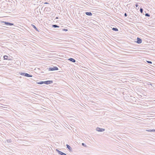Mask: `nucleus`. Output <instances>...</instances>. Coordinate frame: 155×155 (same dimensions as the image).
<instances>
[{
  "label": "nucleus",
  "mask_w": 155,
  "mask_h": 155,
  "mask_svg": "<svg viewBox=\"0 0 155 155\" xmlns=\"http://www.w3.org/2000/svg\"><path fill=\"white\" fill-rule=\"evenodd\" d=\"M55 19H58V17H56L55 18Z\"/></svg>",
  "instance_id": "7c9ffc66"
},
{
  "label": "nucleus",
  "mask_w": 155,
  "mask_h": 155,
  "mask_svg": "<svg viewBox=\"0 0 155 155\" xmlns=\"http://www.w3.org/2000/svg\"><path fill=\"white\" fill-rule=\"evenodd\" d=\"M56 151L60 155H67L66 153L62 152L57 149H56Z\"/></svg>",
  "instance_id": "20e7f679"
},
{
  "label": "nucleus",
  "mask_w": 155,
  "mask_h": 155,
  "mask_svg": "<svg viewBox=\"0 0 155 155\" xmlns=\"http://www.w3.org/2000/svg\"><path fill=\"white\" fill-rule=\"evenodd\" d=\"M144 10H140L141 13H143Z\"/></svg>",
  "instance_id": "393cba45"
},
{
  "label": "nucleus",
  "mask_w": 155,
  "mask_h": 155,
  "mask_svg": "<svg viewBox=\"0 0 155 155\" xmlns=\"http://www.w3.org/2000/svg\"><path fill=\"white\" fill-rule=\"evenodd\" d=\"M68 60L71 61L73 62H75L76 61V60L73 58H70L68 59Z\"/></svg>",
  "instance_id": "9d476101"
},
{
  "label": "nucleus",
  "mask_w": 155,
  "mask_h": 155,
  "mask_svg": "<svg viewBox=\"0 0 155 155\" xmlns=\"http://www.w3.org/2000/svg\"><path fill=\"white\" fill-rule=\"evenodd\" d=\"M2 22L5 24L6 25L8 26H12L13 25H14V24L12 23L6 22L4 21H2Z\"/></svg>",
  "instance_id": "7ed1b4c3"
},
{
  "label": "nucleus",
  "mask_w": 155,
  "mask_h": 155,
  "mask_svg": "<svg viewBox=\"0 0 155 155\" xmlns=\"http://www.w3.org/2000/svg\"><path fill=\"white\" fill-rule=\"evenodd\" d=\"M7 12L12 13V12Z\"/></svg>",
  "instance_id": "473e14b6"
},
{
  "label": "nucleus",
  "mask_w": 155,
  "mask_h": 155,
  "mask_svg": "<svg viewBox=\"0 0 155 155\" xmlns=\"http://www.w3.org/2000/svg\"><path fill=\"white\" fill-rule=\"evenodd\" d=\"M134 7L137 10H138L139 9L140 6L137 4H136L135 6Z\"/></svg>",
  "instance_id": "f8f14e48"
},
{
  "label": "nucleus",
  "mask_w": 155,
  "mask_h": 155,
  "mask_svg": "<svg viewBox=\"0 0 155 155\" xmlns=\"http://www.w3.org/2000/svg\"><path fill=\"white\" fill-rule=\"evenodd\" d=\"M4 60H11V59L10 58V57H8V56L7 55H4L3 56Z\"/></svg>",
  "instance_id": "6e6552de"
},
{
  "label": "nucleus",
  "mask_w": 155,
  "mask_h": 155,
  "mask_svg": "<svg viewBox=\"0 0 155 155\" xmlns=\"http://www.w3.org/2000/svg\"><path fill=\"white\" fill-rule=\"evenodd\" d=\"M39 12H40V13H41V12L40 10H39Z\"/></svg>",
  "instance_id": "72a5a7b5"
},
{
  "label": "nucleus",
  "mask_w": 155,
  "mask_h": 155,
  "mask_svg": "<svg viewBox=\"0 0 155 155\" xmlns=\"http://www.w3.org/2000/svg\"><path fill=\"white\" fill-rule=\"evenodd\" d=\"M39 8V7H37V9H38L39 10H40V8Z\"/></svg>",
  "instance_id": "c85d7f7f"
},
{
  "label": "nucleus",
  "mask_w": 155,
  "mask_h": 155,
  "mask_svg": "<svg viewBox=\"0 0 155 155\" xmlns=\"http://www.w3.org/2000/svg\"><path fill=\"white\" fill-rule=\"evenodd\" d=\"M82 145L83 146H84L85 147H87L86 145L84 143H82Z\"/></svg>",
  "instance_id": "aec40b11"
},
{
  "label": "nucleus",
  "mask_w": 155,
  "mask_h": 155,
  "mask_svg": "<svg viewBox=\"0 0 155 155\" xmlns=\"http://www.w3.org/2000/svg\"><path fill=\"white\" fill-rule=\"evenodd\" d=\"M7 141L8 143H11V139L7 140Z\"/></svg>",
  "instance_id": "a211bd4d"
},
{
  "label": "nucleus",
  "mask_w": 155,
  "mask_h": 155,
  "mask_svg": "<svg viewBox=\"0 0 155 155\" xmlns=\"http://www.w3.org/2000/svg\"><path fill=\"white\" fill-rule=\"evenodd\" d=\"M124 15L125 16V17H126L127 16V15L126 13H125Z\"/></svg>",
  "instance_id": "bb28decb"
},
{
  "label": "nucleus",
  "mask_w": 155,
  "mask_h": 155,
  "mask_svg": "<svg viewBox=\"0 0 155 155\" xmlns=\"http://www.w3.org/2000/svg\"><path fill=\"white\" fill-rule=\"evenodd\" d=\"M31 26L34 28L36 31L39 32L38 29L36 27V26L33 24L31 25Z\"/></svg>",
  "instance_id": "9b49d317"
},
{
  "label": "nucleus",
  "mask_w": 155,
  "mask_h": 155,
  "mask_svg": "<svg viewBox=\"0 0 155 155\" xmlns=\"http://www.w3.org/2000/svg\"><path fill=\"white\" fill-rule=\"evenodd\" d=\"M147 84L148 85H151V86L152 85V84H151V83H150V82H148V83Z\"/></svg>",
  "instance_id": "4be33fe9"
},
{
  "label": "nucleus",
  "mask_w": 155,
  "mask_h": 155,
  "mask_svg": "<svg viewBox=\"0 0 155 155\" xmlns=\"http://www.w3.org/2000/svg\"><path fill=\"white\" fill-rule=\"evenodd\" d=\"M74 10H72V12H71V14H74Z\"/></svg>",
  "instance_id": "b1692460"
},
{
  "label": "nucleus",
  "mask_w": 155,
  "mask_h": 155,
  "mask_svg": "<svg viewBox=\"0 0 155 155\" xmlns=\"http://www.w3.org/2000/svg\"><path fill=\"white\" fill-rule=\"evenodd\" d=\"M140 10H143V9L142 8H140Z\"/></svg>",
  "instance_id": "c756f323"
},
{
  "label": "nucleus",
  "mask_w": 155,
  "mask_h": 155,
  "mask_svg": "<svg viewBox=\"0 0 155 155\" xmlns=\"http://www.w3.org/2000/svg\"><path fill=\"white\" fill-rule=\"evenodd\" d=\"M64 11H65V12H64V14H63L64 15H65L66 13L67 14V13H68V12H67V10H66L67 12H66V11H65V10H64Z\"/></svg>",
  "instance_id": "5701e85b"
},
{
  "label": "nucleus",
  "mask_w": 155,
  "mask_h": 155,
  "mask_svg": "<svg viewBox=\"0 0 155 155\" xmlns=\"http://www.w3.org/2000/svg\"><path fill=\"white\" fill-rule=\"evenodd\" d=\"M145 15L146 16H147V17H150V15L148 13L145 14Z\"/></svg>",
  "instance_id": "f3484780"
},
{
  "label": "nucleus",
  "mask_w": 155,
  "mask_h": 155,
  "mask_svg": "<svg viewBox=\"0 0 155 155\" xmlns=\"http://www.w3.org/2000/svg\"><path fill=\"white\" fill-rule=\"evenodd\" d=\"M112 30L113 31H118V29L117 28H112Z\"/></svg>",
  "instance_id": "dca6fc26"
},
{
  "label": "nucleus",
  "mask_w": 155,
  "mask_h": 155,
  "mask_svg": "<svg viewBox=\"0 0 155 155\" xmlns=\"http://www.w3.org/2000/svg\"><path fill=\"white\" fill-rule=\"evenodd\" d=\"M37 83L38 84H45L44 81H41L39 82H37Z\"/></svg>",
  "instance_id": "2eb2a0df"
},
{
  "label": "nucleus",
  "mask_w": 155,
  "mask_h": 155,
  "mask_svg": "<svg viewBox=\"0 0 155 155\" xmlns=\"http://www.w3.org/2000/svg\"><path fill=\"white\" fill-rule=\"evenodd\" d=\"M58 70V68L57 67H50L48 68L49 71H53L54 70Z\"/></svg>",
  "instance_id": "f03ea898"
},
{
  "label": "nucleus",
  "mask_w": 155,
  "mask_h": 155,
  "mask_svg": "<svg viewBox=\"0 0 155 155\" xmlns=\"http://www.w3.org/2000/svg\"><path fill=\"white\" fill-rule=\"evenodd\" d=\"M52 28H56L59 27V26H58V25H52Z\"/></svg>",
  "instance_id": "4468645a"
},
{
  "label": "nucleus",
  "mask_w": 155,
  "mask_h": 155,
  "mask_svg": "<svg viewBox=\"0 0 155 155\" xmlns=\"http://www.w3.org/2000/svg\"><path fill=\"white\" fill-rule=\"evenodd\" d=\"M94 10H97V9H94Z\"/></svg>",
  "instance_id": "e433bc0d"
},
{
  "label": "nucleus",
  "mask_w": 155,
  "mask_h": 155,
  "mask_svg": "<svg viewBox=\"0 0 155 155\" xmlns=\"http://www.w3.org/2000/svg\"><path fill=\"white\" fill-rule=\"evenodd\" d=\"M20 74L21 75L27 77H32L33 76L32 75L26 73L19 72Z\"/></svg>",
  "instance_id": "f257e3e1"
},
{
  "label": "nucleus",
  "mask_w": 155,
  "mask_h": 155,
  "mask_svg": "<svg viewBox=\"0 0 155 155\" xmlns=\"http://www.w3.org/2000/svg\"><path fill=\"white\" fill-rule=\"evenodd\" d=\"M48 4V3L47 2H45L44 3V4Z\"/></svg>",
  "instance_id": "2f4dec72"
},
{
  "label": "nucleus",
  "mask_w": 155,
  "mask_h": 155,
  "mask_svg": "<svg viewBox=\"0 0 155 155\" xmlns=\"http://www.w3.org/2000/svg\"><path fill=\"white\" fill-rule=\"evenodd\" d=\"M147 61L149 64H152V62L151 61Z\"/></svg>",
  "instance_id": "6ab92c4d"
},
{
  "label": "nucleus",
  "mask_w": 155,
  "mask_h": 155,
  "mask_svg": "<svg viewBox=\"0 0 155 155\" xmlns=\"http://www.w3.org/2000/svg\"><path fill=\"white\" fill-rule=\"evenodd\" d=\"M46 8H45L44 10H45V9H46Z\"/></svg>",
  "instance_id": "c9c22d12"
},
{
  "label": "nucleus",
  "mask_w": 155,
  "mask_h": 155,
  "mask_svg": "<svg viewBox=\"0 0 155 155\" xmlns=\"http://www.w3.org/2000/svg\"><path fill=\"white\" fill-rule=\"evenodd\" d=\"M68 149L70 151H71V150L72 148L68 144L66 145Z\"/></svg>",
  "instance_id": "ddd939ff"
},
{
  "label": "nucleus",
  "mask_w": 155,
  "mask_h": 155,
  "mask_svg": "<svg viewBox=\"0 0 155 155\" xmlns=\"http://www.w3.org/2000/svg\"><path fill=\"white\" fill-rule=\"evenodd\" d=\"M96 130L99 132H103L105 130V129L103 128H101L99 127H97L96 128Z\"/></svg>",
  "instance_id": "0eeeda50"
},
{
  "label": "nucleus",
  "mask_w": 155,
  "mask_h": 155,
  "mask_svg": "<svg viewBox=\"0 0 155 155\" xmlns=\"http://www.w3.org/2000/svg\"><path fill=\"white\" fill-rule=\"evenodd\" d=\"M84 13L85 14L87 15L88 16H91L92 15V13L90 12H85Z\"/></svg>",
  "instance_id": "1a4fd4ad"
},
{
  "label": "nucleus",
  "mask_w": 155,
  "mask_h": 155,
  "mask_svg": "<svg viewBox=\"0 0 155 155\" xmlns=\"http://www.w3.org/2000/svg\"><path fill=\"white\" fill-rule=\"evenodd\" d=\"M53 82L52 81H44L45 84H52Z\"/></svg>",
  "instance_id": "423d86ee"
},
{
  "label": "nucleus",
  "mask_w": 155,
  "mask_h": 155,
  "mask_svg": "<svg viewBox=\"0 0 155 155\" xmlns=\"http://www.w3.org/2000/svg\"><path fill=\"white\" fill-rule=\"evenodd\" d=\"M137 41L136 42L138 44H141L142 42V40L140 38L137 37Z\"/></svg>",
  "instance_id": "39448f33"
},
{
  "label": "nucleus",
  "mask_w": 155,
  "mask_h": 155,
  "mask_svg": "<svg viewBox=\"0 0 155 155\" xmlns=\"http://www.w3.org/2000/svg\"><path fill=\"white\" fill-rule=\"evenodd\" d=\"M154 129L151 130V132H153V131H154Z\"/></svg>",
  "instance_id": "cd10ccee"
},
{
  "label": "nucleus",
  "mask_w": 155,
  "mask_h": 155,
  "mask_svg": "<svg viewBox=\"0 0 155 155\" xmlns=\"http://www.w3.org/2000/svg\"><path fill=\"white\" fill-rule=\"evenodd\" d=\"M42 8H43V7H42V8H41V10H42Z\"/></svg>",
  "instance_id": "f704fd0d"
},
{
  "label": "nucleus",
  "mask_w": 155,
  "mask_h": 155,
  "mask_svg": "<svg viewBox=\"0 0 155 155\" xmlns=\"http://www.w3.org/2000/svg\"><path fill=\"white\" fill-rule=\"evenodd\" d=\"M151 130H147V131L148 132H151Z\"/></svg>",
  "instance_id": "a878e982"
},
{
  "label": "nucleus",
  "mask_w": 155,
  "mask_h": 155,
  "mask_svg": "<svg viewBox=\"0 0 155 155\" xmlns=\"http://www.w3.org/2000/svg\"><path fill=\"white\" fill-rule=\"evenodd\" d=\"M154 131L155 132V129L154 130Z\"/></svg>",
  "instance_id": "4c0bfd02"
},
{
  "label": "nucleus",
  "mask_w": 155,
  "mask_h": 155,
  "mask_svg": "<svg viewBox=\"0 0 155 155\" xmlns=\"http://www.w3.org/2000/svg\"><path fill=\"white\" fill-rule=\"evenodd\" d=\"M63 30L66 31H68V30L66 28H64L63 29Z\"/></svg>",
  "instance_id": "412c9836"
}]
</instances>
